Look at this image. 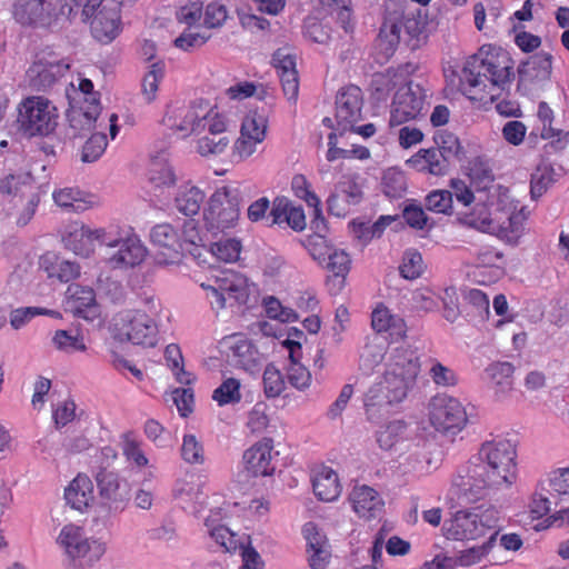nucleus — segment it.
<instances>
[{"label":"nucleus","mask_w":569,"mask_h":569,"mask_svg":"<svg viewBox=\"0 0 569 569\" xmlns=\"http://www.w3.org/2000/svg\"><path fill=\"white\" fill-rule=\"evenodd\" d=\"M513 61L501 48L482 46L466 61L459 90L472 101L493 102L497 89L505 90L515 77Z\"/></svg>","instance_id":"nucleus-1"},{"label":"nucleus","mask_w":569,"mask_h":569,"mask_svg":"<svg viewBox=\"0 0 569 569\" xmlns=\"http://www.w3.org/2000/svg\"><path fill=\"white\" fill-rule=\"evenodd\" d=\"M516 448L508 440L486 442L479 451V462L468 467L467 476L457 485L465 492L480 497L485 490L511 485L516 479Z\"/></svg>","instance_id":"nucleus-2"},{"label":"nucleus","mask_w":569,"mask_h":569,"mask_svg":"<svg viewBox=\"0 0 569 569\" xmlns=\"http://www.w3.org/2000/svg\"><path fill=\"white\" fill-rule=\"evenodd\" d=\"M420 371L417 352L409 347L396 348L390 355L383 380L372 386L365 397L367 411L402 401Z\"/></svg>","instance_id":"nucleus-3"},{"label":"nucleus","mask_w":569,"mask_h":569,"mask_svg":"<svg viewBox=\"0 0 569 569\" xmlns=\"http://www.w3.org/2000/svg\"><path fill=\"white\" fill-rule=\"evenodd\" d=\"M469 178L471 187L475 188L477 193V200L479 203H482L487 209L488 213L483 217L480 214L476 217L475 213L462 214L457 218V220L467 227L475 228L482 232L493 231L495 220L499 211L502 210V203L505 202V198H507L506 193H501V187L495 184V176L492 173L491 168L485 163L483 161L476 159L469 169Z\"/></svg>","instance_id":"nucleus-4"},{"label":"nucleus","mask_w":569,"mask_h":569,"mask_svg":"<svg viewBox=\"0 0 569 569\" xmlns=\"http://www.w3.org/2000/svg\"><path fill=\"white\" fill-rule=\"evenodd\" d=\"M428 13L426 9L407 10L401 18L388 17L380 27L379 47L387 53H392L402 39L410 49L415 50L427 41Z\"/></svg>","instance_id":"nucleus-5"},{"label":"nucleus","mask_w":569,"mask_h":569,"mask_svg":"<svg viewBox=\"0 0 569 569\" xmlns=\"http://www.w3.org/2000/svg\"><path fill=\"white\" fill-rule=\"evenodd\" d=\"M93 239L106 243L111 249L118 248L117 251L109 253L106 258L113 268L136 267L141 263L147 256V249L137 237L107 241L104 233H101L100 230L92 231L83 226L70 232L66 238V242L68 247L72 248V250L79 254L83 252L84 248L77 244L72 246V243L77 240L91 242Z\"/></svg>","instance_id":"nucleus-6"},{"label":"nucleus","mask_w":569,"mask_h":569,"mask_svg":"<svg viewBox=\"0 0 569 569\" xmlns=\"http://www.w3.org/2000/svg\"><path fill=\"white\" fill-rule=\"evenodd\" d=\"M0 192L11 197V214L17 223L26 226L36 212L40 198L34 180L30 173L8 174L0 180Z\"/></svg>","instance_id":"nucleus-7"},{"label":"nucleus","mask_w":569,"mask_h":569,"mask_svg":"<svg viewBox=\"0 0 569 569\" xmlns=\"http://www.w3.org/2000/svg\"><path fill=\"white\" fill-rule=\"evenodd\" d=\"M57 120V108L43 98H28L19 107L17 121L28 137L50 134L58 124Z\"/></svg>","instance_id":"nucleus-8"},{"label":"nucleus","mask_w":569,"mask_h":569,"mask_svg":"<svg viewBox=\"0 0 569 569\" xmlns=\"http://www.w3.org/2000/svg\"><path fill=\"white\" fill-rule=\"evenodd\" d=\"M240 191L230 187L218 189L209 200L204 220L209 230H224L238 221L240 214Z\"/></svg>","instance_id":"nucleus-9"},{"label":"nucleus","mask_w":569,"mask_h":569,"mask_svg":"<svg viewBox=\"0 0 569 569\" xmlns=\"http://www.w3.org/2000/svg\"><path fill=\"white\" fill-rule=\"evenodd\" d=\"M498 519L493 511L487 510L477 513L469 510H459L453 518L445 522L443 530L447 539L473 540L486 535L488 530L497 527Z\"/></svg>","instance_id":"nucleus-10"},{"label":"nucleus","mask_w":569,"mask_h":569,"mask_svg":"<svg viewBox=\"0 0 569 569\" xmlns=\"http://www.w3.org/2000/svg\"><path fill=\"white\" fill-rule=\"evenodd\" d=\"M427 94L426 90L413 81L401 86L395 93L389 124L400 126L421 116Z\"/></svg>","instance_id":"nucleus-11"},{"label":"nucleus","mask_w":569,"mask_h":569,"mask_svg":"<svg viewBox=\"0 0 569 569\" xmlns=\"http://www.w3.org/2000/svg\"><path fill=\"white\" fill-rule=\"evenodd\" d=\"M120 321L114 325L116 339L144 347L156 346L158 327L149 315L137 311L122 317Z\"/></svg>","instance_id":"nucleus-12"},{"label":"nucleus","mask_w":569,"mask_h":569,"mask_svg":"<svg viewBox=\"0 0 569 569\" xmlns=\"http://www.w3.org/2000/svg\"><path fill=\"white\" fill-rule=\"evenodd\" d=\"M430 422L442 433L460 431L467 422V415L461 403L451 397L437 396L430 402Z\"/></svg>","instance_id":"nucleus-13"},{"label":"nucleus","mask_w":569,"mask_h":569,"mask_svg":"<svg viewBox=\"0 0 569 569\" xmlns=\"http://www.w3.org/2000/svg\"><path fill=\"white\" fill-rule=\"evenodd\" d=\"M58 541L72 560L82 558L88 566L98 561L106 551L103 543L97 540L89 541L82 529L74 525L64 526Z\"/></svg>","instance_id":"nucleus-14"},{"label":"nucleus","mask_w":569,"mask_h":569,"mask_svg":"<svg viewBox=\"0 0 569 569\" xmlns=\"http://www.w3.org/2000/svg\"><path fill=\"white\" fill-rule=\"evenodd\" d=\"M517 90L529 94L532 89L548 82L552 73V56L548 52H538L520 62L517 69Z\"/></svg>","instance_id":"nucleus-15"},{"label":"nucleus","mask_w":569,"mask_h":569,"mask_svg":"<svg viewBox=\"0 0 569 569\" xmlns=\"http://www.w3.org/2000/svg\"><path fill=\"white\" fill-rule=\"evenodd\" d=\"M362 91L357 86L342 88L336 97V121L340 134L353 130L361 120Z\"/></svg>","instance_id":"nucleus-16"},{"label":"nucleus","mask_w":569,"mask_h":569,"mask_svg":"<svg viewBox=\"0 0 569 569\" xmlns=\"http://www.w3.org/2000/svg\"><path fill=\"white\" fill-rule=\"evenodd\" d=\"M150 240L153 247L152 257L157 264H169L179 260L182 244L178 231L169 223H160L152 228Z\"/></svg>","instance_id":"nucleus-17"},{"label":"nucleus","mask_w":569,"mask_h":569,"mask_svg":"<svg viewBox=\"0 0 569 569\" xmlns=\"http://www.w3.org/2000/svg\"><path fill=\"white\" fill-rule=\"evenodd\" d=\"M121 6L119 0H108L104 11H98L90 22L92 37L100 43L112 42L122 30Z\"/></svg>","instance_id":"nucleus-18"},{"label":"nucleus","mask_w":569,"mask_h":569,"mask_svg":"<svg viewBox=\"0 0 569 569\" xmlns=\"http://www.w3.org/2000/svg\"><path fill=\"white\" fill-rule=\"evenodd\" d=\"M221 345L227 349V361L246 371L256 370L261 362V355L256 346L242 335L223 338Z\"/></svg>","instance_id":"nucleus-19"},{"label":"nucleus","mask_w":569,"mask_h":569,"mask_svg":"<svg viewBox=\"0 0 569 569\" xmlns=\"http://www.w3.org/2000/svg\"><path fill=\"white\" fill-rule=\"evenodd\" d=\"M101 112L99 98L86 99L79 107H71L67 112L69 127L67 137L70 139L83 138L96 127V121Z\"/></svg>","instance_id":"nucleus-20"},{"label":"nucleus","mask_w":569,"mask_h":569,"mask_svg":"<svg viewBox=\"0 0 569 569\" xmlns=\"http://www.w3.org/2000/svg\"><path fill=\"white\" fill-rule=\"evenodd\" d=\"M69 69V64L57 59L53 54L38 56L27 73L30 83L38 90L51 88L58 79L63 77Z\"/></svg>","instance_id":"nucleus-21"},{"label":"nucleus","mask_w":569,"mask_h":569,"mask_svg":"<svg viewBox=\"0 0 569 569\" xmlns=\"http://www.w3.org/2000/svg\"><path fill=\"white\" fill-rule=\"evenodd\" d=\"M204 103H192L191 106H181L171 108L163 118V123L181 132L184 137L190 133H200L201 126L206 116L203 114Z\"/></svg>","instance_id":"nucleus-22"},{"label":"nucleus","mask_w":569,"mask_h":569,"mask_svg":"<svg viewBox=\"0 0 569 569\" xmlns=\"http://www.w3.org/2000/svg\"><path fill=\"white\" fill-rule=\"evenodd\" d=\"M13 17L22 26L49 27L54 20L50 0H19L13 6Z\"/></svg>","instance_id":"nucleus-23"},{"label":"nucleus","mask_w":569,"mask_h":569,"mask_svg":"<svg viewBox=\"0 0 569 569\" xmlns=\"http://www.w3.org/2000/svg\"><path fill=\"white\" fill-rule=\"evenodd\" d=\"M273 441L263 438L243 453L244 472L248 477L270 476L274 471L271 465Z\"/></svg>","instance_id":"nucleus-24"},{"label":"nucleus","mask_w":569,"mask_h":569,"mask_svg":"<svg viewBox=\"0 0 569 569\" xmlns=\"http://www.w3.org/2000/svg\"><path fill=\"white\" fill-rule=\"evenodd\" d=\"M272 63L278 70L282 90L288 100L296 101L299 93V78L296 57L280 48L272 54Z\"/></svg>","instance_id":"nucleus-25"},{"label":"nucleus","mask_w":569,"mask_h":569,"mask_svg":"<svg viewBox=\"0 0 569 569\" xmlns=\"http://www.w3.org/2000/svg\"><path fill=\"white\" fill-rule=\"evenodd\" d=\"M96 481L100 497L110 505L118 507V505L129 501L130 485L127 480L119 478L117 473L101 469L96 475Z\"/></svg>","instance_id":"nucleus-26"},{"label":"nucleus","mask_w":569,"mask_h":569,"mask_svg":"<svg viewBox=\"0 0 569 569\" xmlns=\"http://www.w3.org/2000/svg\"><path fill=\"white\" fill-rule=\"evenodd\" d=\"M67 297L70 310L76 316L86 320H93L99 316L96 293L92 288L71 283L67 289Z\"/></svg>","instance_id":"nucleus-27"},{"label":"nucleus","mask_w":569,"mask_h":569,"mask_svg":"<svg viewBox=\"0 0 569 569\" xmlns=\"http://www.w3.org/2000/svg\"><path fill=\"white\" fill-rule=\"evenodd\" d=\"M350 500L355 511L363 518L370 519L376 517V511L381 510L383 502L378 492L368 486L353 488L350 493Z\"/></svg>","instance_id":"nucleus-28"},{"label":"nucleus","mask_w":569,"mask_h":569,"mask_svg":"<svg viewBox=\"0 0 569 569\" xmlns=\"http://www.w3.org/2000/svg\"><path fill=\"white\" fill-rule=\"evenodd\" d=\"M67 502L76 510H83L93 501V483L86 475H78L64 491Z\"/></svg>","instance_id":"nucleus-29"},{"label":"nucleus","mask_w":569,"mask_h":569,"mask_svg":"<svg viewBox=\"0 0 569 569\" xmlns=\"http://www.w3.org/2000/svg\"><path fill=\"white\" fill-rule=\"evenodd\" d=\"M408 163L421 171H428L435 176H443L448 172L450 161H448L438 149H421L412 156Z\"/></svg>","instance_id":"nucleus-30"},{"label":"nucleus","mask_w":569,"mask_h":569,"mask_svg":"<svg viewBox=\"0 0 569 569\" xmlns=\"http://www.w3.org/2000/svg\"><path fill=\"white\" fill-rule=\"evenodd\" d=\"M315 495L322 501H333L340 495L337 473L330 468H322L312 480Z\"/></svg>","instance_id":"nucleus-31"},{"label":"nucleus","mask_w":569,"mask_h":569,"mask_svg":"<svg viewBox=\"0 0 569 569\" xmlns=\"http://www.w3.org/2000/svg\"><path fill=\"white\" fill-rule=\"evenodd\" d=\"M204 200V193L197 187L180 188L174 202L179 212L184 216H194L199 212Z\"/></svg>","instance_id":"nucleus-32"},{"label":"nucleus","mask_w":569,"mask_h":569,"mask_svg":"<svg viewBox=\"0 0 569 569\" xmlns=\"http://www.w3.org/2000/svg\"><path fill=\"white\" fill-rule=\"evenodd\" d=\"M538 118L542 122V139H551L558 137L557 140L551 141L546 148H550L553 151H560L565 148V142L561 140L560 136L562 134V130H558L552 128L553 121V111L549 107L546 101H541L538 106Z\"/></svg>","instance_id":"nucleus-33"},{"label":"nucleus","mask_w":569,"mask_h":569,"mask_svg":"<svg viewBox=\"0 0 569 569\" xmlns=\"http://www.w3.org/2000/svg\"><path fill=\"white\" fill-rule=\"evenodd\" d=\"M559 174L555 171L553 167L546 161L538 164L536 171L531 174L530 193L532 199L541 197L553 183Z\"/></svg>","instance_id":"nucleus-34"},{"label":"nucleus","mask_w":569,"mask_h":569,"mask_svg":"<svg viewBox=\"0 0 569 569\" xmlns=\"http://www.w3.org/2000/svg\"><path fill=\"white\" fill-rule=\"evenodd\" d=\"M438 151L448 161L458 160L461 161L465 157V151L460 144L459 139L451 132L439 131L433 138Z\"/></svg>","instance_id":"nucleus-35"},{"label":"nucleus","mask_w":569,"mask_h":569,"mask_svg":"<svg viewBox=\"0 0 569 569\" xmlns=\"http://www.w3.org/2000/svg\"><path fill=\"white\" fill-rule=\"evenodd\" d=\"M312 256L320 262L328 260L327 268L336 277H341L342 279H345L350 270L351 260L349 254L345 251H331L330 249H328L326 253L320 252L319 254L312 251Z\"/></svg>","instance_id":"nucleus-36"},{"label":"nucleus","mask_w":569,"mask_h":569,"mask_svg":"<svg viewBox=\"0 0 569 569\" xmlns=\"http://www.w3.org/2000/svg\"><path fill=\"white\" fill-rule=\"evenodd\" d=\"M267 130V119L258 112H250L242 121L241 136L253 141L261 142Z\"/></svg>","instance_id":"nucleus-37"},{"label":"nucleus","mask_w":569,"mask_h":569,"mask_svg":"<svg viewBox=\"0 0 569 569\" xmlns=\"http://www.w3.org/2000/svg\"><path fill=\"white\" fill-rule=\"evenodd\" d=\"M382 192L391 199L401 198L407 190V182L403 172L396 169H388L381 181Z\"/></svg>","instance_id":"nucleus-38"},{"label":"nucleus","mask_w":569,"mask_h":569,"mask_svg":"<svg viewBox=\"0 0 569 569\" xmlns=\"http://www.w3.org/2000/svg\"><path fill=\"white\" fill-rule=\"evenodd\" d=\"M164 358L167 365L174 371L177 380L182 385L191 383L190 373L184 371L183 357L178 345L171 343L166 347Z\"/></svg>","instance_id":"nucleus-39"},{"label":"nucleus","mask_w":569,"mask_h":569,"mask_svg":"<svg viewBox=\"0 0 569 569\" xmlns=\"http://www.w3.org/2000/svg\"><path fill=\"white\" fill-rule=\"evenodd\" d=\"M498 536V531H493L488 540L482 543L481 546L472 547L467 550H463L460 552L459 557L457 558V563L463 567H469L482 559L490 549L493 547L496 539Z\"/></svg>","instance_id":"nucleus-40"},{"label":"nucleus","mask_w":569,"mask_h":569,"mask_svg":"<svg viewBox=\"0 0 569 569\" xmlns=\"http://www.w3.org/2000/svg\"><path fill=\"white\" fill-rule=\"evenodd\" d=\"M213 400H216L220 406L227 403H237L241 400L240 393V382L234 378H229L224 380L220 387H218L212 395Z\"/></svg>","instance_id":"nucleus-41"},{"label":"nucleus","mask_w":569,"mask_h":569,"mask_svg":"<svg viewBox=\"0 0 569 569\" xmlns=\"http://www.w3.org/2000/svg\"><path fill=\"white\" fill-rule=\"evenodd\" d=\"M452 192L448 190H433L425 199L428 210L450 214L452 209Z\"/></svg>","instance_id":"nucleus-42"},{"label":"nucleus","mask_w":569,"mask_h":569,"mask_svg":"<svg viewBox=\"0 0 569 569\" xmlns=\"http://www.w3.org/2000/svg\"><path fill=\"white\" fill-rule=\"evenodd\" d=\"M263 389L268 398L278 397L284 389L283 377L272 363H269L263 371Z\"/></svg>","instance_id":"nucleus-43"},{"label":"nucleus","mask_w":569,"mask_h":569,"mask_svg":"<svg viewBox=\"0 0 569 569\" xmlns=\"http://www.w3.org/2000/svg\"><path fill=\"white\" fill-rule=\"evenodd\" d=\"M108 144L104 133H93L87 140L82 148L81 160L83 162H93L104 152Z\"/></svg>","instance_id":"nucleus-44"},{"label":"nucleus","mask_w":569,"mask_h":569,"mask_svg":"<svg viewBox=\"0 0 569 569\" xmlns=\"http://www.w3.org/2000/svg\"><path fill=\"white\" fill-rule=\"evenodd\" d=\"M325 18L308 16L305 19L303 32L316 43H327L330 39V29L321 23Z\"/></svg>","instance_id":"nucleus-45"},{"label":"nucleus","mask_w":569,"mask_h":569,"mask_svg":"<svg viewBox=\"0 0 569 569\" xmlns=\"http://www.w3.org/2000/svg\"><path fill=\"white\" fill-rule=\"evenodd\" d=\"M164 64L163 62H154L151 64L150 70L146 73L142 80V92L148 101H152L158 90L159 81L163 78Z\"/></svg>","instance_id":"nucleus-46"},{"label":"nucleus","mask_w":569,"mask_h":569,"mask_svg":"<svg viewBox=\"0 0 569 569\" xmlns=\"http://www.w3.org/2000/svg\"><path fill=\"white\" fill-rule=\"evenodd\" d=\"M399 271L405 279L413 280L419 278L423 271L422 256L417 250L407 251Z\"/></svg>","instance_id":"nucleus-47"},{"label":"nucleus","mask_w":569,"mask_h":569,"mask_svg":"<svg viewBox=\"0 0 569 569\" xmlns=\"http://www.w3.org/2000/svg\"><path fill=\"white\" fill-rule=\"evenodd\" d=\"M405 428L406 426L402 421H393L381 428L377 432V442L379 447L383 450H390L400 439Z\"/></svg>","instance_id":"nucleus-48"},{"label":"nucleus","mask_w":569,"mask_h":569,"mask_svg":"<svg viewBox=\"0 0 569 569\" xmlns=\"http://www.w3.org/2000/svg\"><path fill=\"white\" fill-rule=\"evenodd\" d=\"M241 250L240 241L236 239L219 240L211 244V252L220 260L226 262L236 261Z\"/></svg>","instance_id":"nucleus-49"},{"label":"nucleus","mask_w":569,"mask_h":569,"mask_svg":"<svg viewBox=\"0 0 569 569\" xmlns=\"http://www.w3.org/2000/svg\"><path fill=\"white\" fill-rule=\"evenodd\" d=\"M181 457L188 463H203V446L193 435H186L181 446Z\"/></svg>","instance_id":"nucleus-50"},{"label":"nucleus","mask_w":569,"mask_h":569,"mask_svg":"<svg viewBox=\"0 0 569 569\" xmlns=\"http://www.w3.org/2000/svg\"><path fill=\"white\" fill-rule=\"evenodd\" d=\"M488 375L497 386L502 390L511 389V376L513 373V366L510 362H496L488 367Z\"/></svg>","instance_id":"nucleus-51"},{"label":"nucleus","mask_w":569,"mask_h":569,"mask_svg":"<svg viewBox=\"0 0 569 569\" xmlns=\"http://www.w3.org/2000/svg\"><path fill=\"white\" fill-rule=\"evenodd\" d=\"M52 343L58 350L64 352L83 351L86 349L84 343L67 330H57Z\"/></svg>","instance_id":"nucleus-52"},{"label":"nucleus","mask_w":569,"mask_h":569,"mask_svg":"<svg viewBox=\"0 0 569 569\" xmlns=\"http://www.w3.org/2000/svg\"><path fill=\"white\" fill-rule=\"evenodd\" d=\"M397 322H403L402 319L396 318L390 315L388 308L380 306L372 312L371 325L377 332L387 331L397 326Z\"/></svg>","instance_id":"nucleus-53"},{"label":"nucleus","mask_w":569,"mask_h":569,"mask_svg":"<svg viewBox=\"0 0 569 569\" xmlns=\"http://www.w3.org/2000/svg\"><path fill=\"white\" fill-rule=\"evenodd\" d=\"M228 143L227 137L206 136L198 141V151L201 156L220 154L226 150Z\"/></svg>","instance_id":"nucleus-54"},{"label":"nucleus","mask_w":569,"mask_h":569,"mask_svg":"<svg viewBox=\"0 0 569 569\" xmlns=\"http://www.w3.org/2000/svg\"><path fill=\"white\" fill-rule=\"evenodd\" d=\"M287 378L292 387L302 390L309 387L311 373L306 367L293 360L288 368Z\"/></svg>","instance_id":"nucleus-55"},{"label":"nucleus","mask_w":569,"mask_h":569,"mask_svg":"<svg viewBox=\"0 0 569 569\" xmlns=\"http://www.w3.org/2000/svg\"><path fill=\"white\" fill-rule=\"evenodd\" d=\"M228 17L227 8L220 1L209 3L204 11V23L209 28L222 26Z\"/></svg>","instance_id":"nucleus-56"},{"label":"nucleus","mask_w":569,"mask_h":569,"mask_svg":"<svg viewBox=\"0 0 569 569\" xmlns=\"http://www.w3.org/2000/svg\"><path fill=\"white\" fill-rule=\"evenodd\" d=\"M208 103H204L203 114L206 116V120H203L201 126V131L208 128V131L211 136H219L226 131V122L222 116L218 112H213L212 109L208 108Z\"/></svg>","instance_id":"nucleus-57"},{"label":"nucleus","mask_w":569,"mask_h":569,"mask_svg":"<svg viewBox=\"0 0 569 569\" xmlns=\"http://www.w3.org/2000/svg\"><path fill=\"white\" fill-rule=\"evenodd\" d=\"M266 403L258 402L250 411L247 425L252 432H262L267 428L269 418L266 413Z\"/></svg>","instance_id":"nucleus-58"},{"label":"nucleus","mask_w":569,"mask_h":569,"mask_svg":"<svg viewBox=\"0 0 569 569\" xmlns=\"http://www.w3.org/2000/svg\"><path fill=\"white\" fill-rule=\"evenodd\" d=\"M292 189L299 198L303 199L309 206L318 207L320 204L319 198L308 189L309 183L305 176L297 174L292 178Z\"/></svg>","instance_id":"nucleus-59"},{"label":"nucleus","mask_w":569,"mask_h":569,"mask_svg":"<svg viewBox=\"0 0 569 569\" xmlns=\"http://www.w3.org/2000/svg\"><path fill=\"white\" fill-rule=\"evenodd\" d=\"M466 300L470 306H472L478 316L485 320L489 316V299L488 297L479 289H470L466 296Z\"/></svg>","instance_id":"nucleus-60"},{"label":"nucleus","mask_w":569,"mask_h":569,"mask_svg":"<svg viewBox=\"0 0 569 569\" xmlns=\"http://www.w3.org/2000/svg\"><path fill=\"white\" fill-rule=\"evenodd\" d=\"M202 14V2L199 1H190L186 6L180 7L177 11V19L179 22L186 23L188 26L194 24Z\"/></svg>","instance_id":"nucleus-61"},{"label":"nucleus","mask_w":569,"mask_h":569,"mask_svg":"<svg viewBox=\"0 0 569 569\" xmlns=\"http://www.w3.org/2000/svg\"><path fill=\"white\" fill-rule=\"evenodd\" d=\"M173 402L182 417L192 412L193 391L190 388H178L173 391Z\"/></svg>","instance_id":"nucleus-62"},{"label":"nucleus","mask_w":569,"mask_h":569,"mask_svg":"<svg viewBox=\"0 0 569 569\" xmlns=\"http://www.w3.org/2000/svg\"><path fill=\"white\" fill-rule=\"evenodd\" d=\"M429 373L433 382L438 386L449 387L455 386L457 383V377L455 372L450 368L445 367L440 362H436L431 367Z\"/></svg>","instance_id":"nucleus-63"},{"label":"nucleus","mask_w":569,"mask_h":569,"mask_svg":"<svg viewBox=\"0 0 569 569\" xmlns=\"http://www.w3.org/2000/svg\"><path fill=\"white\" fill-rule=\"evenodd\" d=\"M526 131L527 128L521 121L511 120L505 124L502 136L509 143L518 146L523 141Z\"/></svg>","instance_id":"nucleus-64"}]
</instances>
